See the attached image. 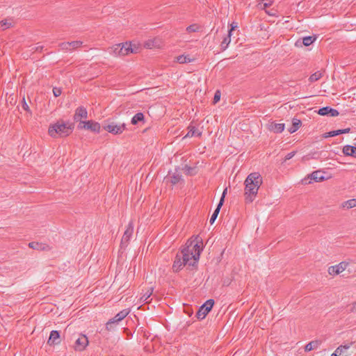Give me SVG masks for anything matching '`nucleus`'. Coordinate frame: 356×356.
Here are the masks:
<instances>
[{
    "label": "nucleus",
    "mask_w": 356,
    "mask_h": 356,
    "mask_svg": "<svg viewBox=\"0 0 356 356\" xmlns=\"http://www.w3.org/2000/svg\"><path fill=\"white\" fill-rule=\"evenodd\" d=\"M202 243L198 236L187 241L180 253H177L172 264V270L177 273L186 264L194 266L200 259Z\"/></svg>",
    "instance_id": "1"
},
{
    "label": "nucleus",
    "mask_w": 356,
    "mask_h": 356,
    "mask_svg": "<svg viewBox=\"0 0 356 356\" xmlns=\"http://www.w3.org/2000/svg\"><path fill=\"white\" fill-rule=\"evenodd\" d=\"M263 183L262 177L259 172H252L245 180V195L247 202H252L255 199L259 188Z\"/></svg>",
    "instance_id": "2"
},
{
    "label": "nucleus",
    "mask_w": 356,
    "mask_h": 356,
    "mask_svg": "<svg viewBox=\"0 0 356 356\" xmlns=\"http://www.w3.org/2000/svg\"><path fill=\"white\" fill-rule=\"evenodd\" d=\"M73 130L71 123L63 121H58L56 123L51 124L48 129L49 136L52 138L66 137L69 136Z\"/></svg>",
    "instance_id": "3"
},
{
    "label": "nucleus",
    "mask_w": 356,
    "mask_h": 356,
    "mask_svg": "<svg viewBox=\"0 0 356 356\" xmlns=\"http://www.w3.org/2000/svg\"><path fill=\"white\" fill-rule=\"evenodd\" d=\"M141 46H112L109 47L108 51L115 56H125L132 53H137L140 51Z\"/></svg>",
    "instance_id": "4"
},
{
    "label": "nucleus",
    "mask_w": 356,
    "mask_h": 356,
    "mask_svg": "<svg viewBox=\"0 0 356 356\" xmlns=\"http://www.w3.org/2000/svg\"><path fill=\"white\" fill-rule=\"evenodd\" d=\"M214 305L213 299L207 300L198 309L197 317L199 319H204L207 314L211 311Z\"/></svg>",
    "instance_id": "5"
},
{
    "label": "nucleus",
    "mask_w": 356,
    "mask_h": 356,
    "mask_svg": "<svg viewBox=\"0 0 356 356\" xmlns=\"http://www.w3.org/2000/svg\"><path fill=\"white\" fill-rule=\"evenodd\" d=\"M129 314V309H123L118 312L113 318L110 319L106 325V329L111 330L113 328V325L123 320Z\"/></svg>",
    "instance_id": "6"
},
{
    "label": "nucleus",
    "mask_w": 356,
    "mask_h": 356,
    "mask_svg": "<svg viewBox=\"0 0 356 356\" xmlns=\"http://www.w3.org/2000/svg\"><path fill=\"white\" fill-rule=\"evenodd\" d=\"M126 129V124L124 123L115 124L112 122L104 127V129L111 134L117 135L122 134Z\"/></svg>",
    "instance_id": "7"
},
{
    "label": "nucleus",
    "mask_w": 356,
    "mask_h": 356,
    "mask_svg": "<svg viewBox=\"0 0 356 356\" xmlns=\"http://www.w3.org/2000/svg\"><path fill=\"white\" fill-rule=\"evenodd\" d=\"M88 345V337L84 334H80L74 343V349L76 351L83 350Z\"/></svg>",
    "instance_id": "8"
},
{
    "label": "nucleus",
    "mask_w": 356,
    "mask_h": 356,
    "mask_svg": "<svg viewBox=\"0 0 356 356\" xmlns=\"http://www.w3.org/2000/svg\"><path fill=\"white\" fill-rule=\"evenodd\" d=\"M80 127L85 129L91 130L94 132L99 133L100 131V124L98 122L92 120L81 121Z\"/></svg>",
    "instance_id": "9"
},
{
    "label": "nucleus",
    "mask_w": 356,
    "mask_h": 356,
    "mask_svg": "<svg viewBox=\"0 0 356 356\" xmlns=\"http://www.w3.org/2000/svg\"><path fill=\"white\" fill-rule=\"evenodd\" d=\"M134 225L132 221H130L127 226L126 230L121 240L122 245H127L130 241L134 233Z\"/></svg>",
    "instance_id": "10"
},
{
    "label": "nucleus",
    "mask_w": 356,
    "mask_h": 356,
    "mask_svg": "<svg viewBox=\"0 0 356 356\" xmlns=\"http://www.w3.org/2000/svg\"><path fill=\"white\" fill-rule=\"evenodd\" d=\"M348 264L345 261H342L337 265L330 266L328 268V273L331 275H338L346 270Z\"/></svg>",
    "instance_id": "11"
},
{
    "label": "nucleus",
    "mask_w": 356,
    "mask_h": 356,
    "mask_svg": "<svg viewBox=\"0 0 356 356\" xmlns=\"http://www.w3.org/2000/svg\"><path fill=\"white\" fill-rule=\"evenodd\" d=\"M227 193V188L224 190L222 194V197L220 200V202L218 204V206L216 207V209H215V211H213V214L211 215V218H210V220H209V222L211 224H213L214 223V222L216 221L218 214H219V212H220V210L221 209V207L222 205L223 204V202H224V198H225V194Z\"/></svg>",
    "instance_id": "12"
},
{
    "label": "nucleus",
    "mask_w": 356,
    "mask_h": 356,
    "mask_svg": "<svg viewBox=\"0 0 356 356\" xmlns=\"http://www.w3.org/2000/svg\"><path fill=\"white\" fill-rule=\"evenodd\" d=\"M318 114L320 115H330L332 117L338 116L339 113L337 109L332 108L330 106H324L318 111Z\"/></svg>",
    "instance_id": "13"
},
{
    "label": "nucleus",
    "mask_w": 356,
    "mask_h": 356,
    "mask_svg": "<svg viewBox=\"0 0 356 356\" xmlns=\"http://www.w3.org/2000/svg\"><path fill=\"white\" fill-rule=\"evenodd\" d=\"M60 336L59 332L57 330H52L50 332L47 343L50 346L60 344Z\"/></svg>",
    "instance_id": "14"
},
{
    "label": "nucleus",
    "mask_w": 356,
    "mask_h": 356,
    "mask_svg": "<svg viewBox=\"0 0 356 356\" xmlns=\"http://www.w3.org/2000/svg\"><path fill=\"white\" fill-rule=\"evenodd\" d=\"M317 38V35L302 37L297 40L295 44H312L316 42Z\"/></svg>",
    "instance_id": "15"
},
{
    "label": "nucleus",
    "mask_w": 356,
    "mask_h": 356,
    "mask_svg": "<svg viewBox=\"0 0 356 356\" xmlns=\"http://www.w3.org/2000/svg\"><path fill=\"white\" fill-rule=\"evenodd\" d=\"M88 118V111L86 108L83 106L78 107L74 115V119L75 121H79L81 119H86Z\"/></svg>",
    "instance_id": "16"
},
{
    "label": "nucleus",
    "mask_w": 356,
    "mask_h": 356,
    "mask_svg": "<svg viewBox=\"0 0 356 356\" xmlns=\"http://www.w3.org/2000/svg\"><path fill=\"white\" fill-rule=\"evenodd\" d=\"M285 129V124L284 123H275L271 122L268 125V129L276 134L282 133Z\"/></svg>",
    "instance_id": "17"
},
{
    "label": "nucleus",
    "mask_w": 356,
    "mask_h": 356,
    "mask_svg": "<svg viewBox=\"0 0 356 356\" xmlns=\"http://www.w3.org/2000/svg\"><path fill=\"white\" fill-rule=\"evenodd\" d=\"M343 153L346 156H350L356 158V146L346 145L343 147Z\"/></svg>",
    "instance_id": "18"
},
{
    "label": "nucleus",
    "mask_w": 356,
    "mask_h": 356,
    "mask_svg": "<svg viewBox=\"0 0 356 356\" xmlns=\"http://www.w3.org/2000/svg\"><path fill=\"white\" fill-rule=\"evenodd\" d=\"M13 20L11 18L5 19L0 21V31H5L13 26Z\"/></svg>",
    "instance_id": "19"
},
{
    "label": "nucleus",
    "mask_w": 356,
    "mask_h": 356,
    "mask_svg": "<svg viewBox=\"0 0 356 356\" xmlns=\"http://www.w3.org/2000/svg\"><path fill=\"white\" fill-rule=\"evenodd\" d=\"M201 135H202V131H200L197 129H196L195 127L189 126L188 131L186 134V136L184 137V138H186L188 137H193V136L200 137V136H201Z\"/></svg>",
    "instance_id": "20"
},
{
    "label": "nucleus",
    "mask_w": 356,
    "mask_h": 356,
    "mask_svg": "<svg viewBox=\"0 0 356 356\" xmlns=\"http://www.w3.org/2000/svg\"><path fill=\"white\" fill-rule=\"evenodd\" d=\"M176 60L180 64H184L195 60V58L191 57L190 55L183 54L176 57Z\"/></svg>",
    "instance_id": "21"
},
{
    "label": "nucleus",
    "mask_w": 356,
    "mask_h": 356,
    "mask_svg": "<svg viewBox=\"0 0 356 356\" xmlns=\"http://www.w3.org/2000/svg\"><path fill=\"white\" fill-rule=\"evenodd\" d=\"M237 27H238V23L237 22H233L231 24V28L229 30V33H228V38H224L223 41L222 42V44H229L231 42L230 38H231V35H232V33Z\"/></svg>",
    "instance_id": "22"
},
{
    "label": "nucleus",
    "mask_w": 356,
    "mask_h": 356,
    "mask_svg": "<svg viewBox=\"0 0 356 356\" xmlns=\"http://www.w3.org/2000/svg\"><path fill=\"white\" fill-rule=\"evenodd\" d=\"M292 126L289 129V132L293 134L296 132L301 126V121L299 119L293 118L292 120Z\"/></svg>",
    "instance_id": "23"
},
{
    "label": "nucleus",
    "mask_w": 356,
    "mask_h": 356,
    "mask_svg": "<svg viewBox=\"0 0 356 356\" xmlns=\"http://www.w3.org/2000/svg\"><path fill=\"white\" fill-rule=\"evenodd\" d=\"M310 179L318 182L325 180V177L321 171H314L310 175Z\"/></svg>",
    "instance_id": "24"
},
{
    "label": "nucleus",
    "mask_w": 356,
    "mask_h": 356,
    "mask_svg": "<svg viewBox=\"0 0 356 356\" xmlns=\"http://www.w3.org/2000/svg\"><path fill=\"white\" fill-rule=\"evenodd\" d=\"M144 120V115L143 113H137L135 114L131 118V122L132 124H136L138 122H141Z\"/></svg>",
    "instance_id": "25"
},
{
    "label": "nucleus",
    "mask_w": 356,
    "mask_h": 356,
    "mask_svg": "<svg viewBox=\"0 0 356 356\" xmlns=\"http://www.w3.org/2000/svg\"><path fill=\"white\" fill-rule=\"evenodd\" d=\"M320 345V342L318 341H313L309 342L305 346V351H311L314 349H317Z\"/></svg>",
    "instance_id": "26"
},
{
    "label": "nucleus",
    "mask_w": 356,
    "mask_h": 356,
    "mask_svg": "<svg viewBox=\"0 0 356 356\" xmlns=\"http://www.w3.org/2000/svg\"><path fill=\"white\" fill-rule=\"evenodd\" d=\"M343 208L352 209L356 207V199H350L341 204Z\"/></svg>",
    "instance_id": "27"
},
{
    "label": "nucleus",
    "mask_w": 356,
    "mask_h": 356,
    "mask_svg": "<svg viewBox=\"0 0 356 356\" xmlns=\"http://www.w3.org/2000/svg\"><path fill=\"white\" fill-rule=\"evenodd\" d=\"M29 246L31 248H33L34 250H44L46 249V245L42 243H39L38 242H31L29 243Z\"/></svg>",
    "instance_id": "28"
},
{
    "label": "nucleus",
    "mask_w": 356,
    "mask_h": 356,
    "mask_svg": "<svg viewBox=\"0 0 356 356\" xmlns=\"http://www.w3.org/2000/svg\"><path fill=\"white\" fill-rule=\"evenodd\" d=\"M182 180L181 175L176 172L170 177V181L172 184H177Z\"/></svg>",
    "instance_id": "29"
},
{
    "label": "nucleus",
    "mask_w": 356,
    "mask_h": 356,
    "mask_svg": "<svg viewBox=\"0 0 356 356\" xmlns=\"http://www.w3.org/2000/svg\"><path fill=\"white\" fill-rule=\"evenodd\" d=\"M152 292H153L152 288H150L149 289H148L140 298V302H143L145 303L149 302V299L150 296H152Z\"/></svg>",
    "instance_id": "30"
},
{
    "label": "nucleus",
    "mask_w": 356,
    "mask_h": 356,
    "mask_svg": "<svg viewBox=\"0 0 356 356\" xmlns=\"http://www.w3.org/2000/svg\"><path fill=\"white\" fill-rule=\"evenodd\" d=\"M322 77V73L320 71L316 72L314 74H312L309 78V80L310 82H314L318 80H319Z\"/></svg>",
    "instance_id": "31"
},
{
    "label": "nucleus",
    "mask_w": 356,
    "mask_h": 356,
    "mask_svg": "<svg viewBox=\"0 0 356 356\" xmlns=\"http://www.w3.org/2000/svg\"><path fill=\"white\" fill-rule=\"evenodd\" d=\"M201 29V26L197 24H193L190 26H188L186 28V31L188 33H193V32H197L199 31Z\"/></svg>",
    "instance_id": "32"
},
{
    "label": "nucleus",
    "mask_w": 356,
    "mask_h": 356,
    "mask_svg": "<svg viewBox=\"0 0 356 356\" xmlns=\"http://www.w3.org/2000/svg\"><path fill=\"white\" fill-rule=\"evenodd\" d=\"M352 343H349V344H346V345H344V346H340L339 348H342L343 350H341V355H344L345 356H348V349L350 348Z\"/></svg>",
    "instance_id": "33"
},
{
    "label": "nucleus",
    "mask_w": 356,
    "mask_h": 356,
    "mask_svg": "<svg viewBox=\"0 0 356 356\" xmlns=\"http://www.w3.org/2000/svg\"><path fill=\"white\" fill-rule=\"evenodd\" d=\"M327 137H333L341 134L340 129L331 131L327 134Z\"/></svg>",
    "instance_id": "34"
},
{
    "label": "nucleus",
    "mask_w": 356,
    "mask_h": 356,
    "mask_svg": "<svg viewBox=\"0 0 356 356\" xmlns=\"http://www.w3.org/2000/svg\"><path fill=\"white\" fill-rule=\"evenodd\" d=\"M220 92L219 90H217L215 92L214 97H213V103L216 104L218 102L220 99Z\"/></svg>",
    "instance_id": "35"
},
{
    "label": "nucleus",
    "mask_w": 356,
    "mask_h": 356,
    "mask_svg": "<svg viewBox=\"0 0 356 356\" xmlns=\"http://www.w3.org/2000/svg\"><path fill=\"white\" fill-rule=\"evenodd\" d=\"M341 350H343L342 348H337L334 353L332 354L331 356H345L344 355H341Z\"/></svg>",
    "instance_id": "36"
},
{
    "label": "nucleus",
    "mask_w": 356,
    "mask_h": 356,
    "mask_svg": "<svg viewBox=\"0 0 356 356\" xmlns=\"http://www.w3.org/2000/svg\"><path fill=\"white\" fill-rule=\"evenodd\" d=\"M53 93L55 97H58L62 93L61 89L60 88H54Z\"/></svg>",
    "instance_id": "37"
},
{
    "label": "nucleus",
    "mask_w": 356,
    "mask_h": 356,
    "mask_svg": "<svg viewBox=\"0 0 356 356\" xmlns=\"http://www.w3.org/2000/svg\"><path fill=\"white\" fill-rule=\"evenodd\" d=\"M22 108L24 110H25L26 111H28V112H30L31 113V111L29 109V107L27 104V103L25 101V99L24 97L23 98V100H22Z\"/></svg>",
    "instance_id": "38"
},
{
    "label": "nucleus",
    "mask_w": 356,
    "mask_h": 356,
    "mask_svg": "<svg viewBox=\"0 0 356 356\" xmlns=\"http://www.w3.org/2000/svg\"><path fill=\"white\" fill-rule=\"evenodd\" d=\"M296 152H295V151H293V152H291L288 153L285 156V161L289 160V159H292L296 155Z\"/></svg>",
    "instance_id": "39"
},
{
    "label": "nucleus",
    "mask_w": 356,
    "mask_h": 356,
    "mask_svg": "<svg viewBox=\"0 0 356 356\" xmlns=\"http://www.w3.org/2000/svg\"><path fill=\"white\" fill-rule=\"evenodd\" d=\"M262 1H263L264 8H266L270 6L273 3V1L271 0H262Z\"/></svg>",
    "instance_id": "40"
},
{
    "label": "nucleus",
    "mask_w": 356,
    "mask_h": 356,
    "mask_svg": "<svg viewBox=\"0 0 356 356\" xmlns=\"http://www.w3.org/2000/svg\"><path fill=\"white\" fill-rule=\"evenodd\" d=\"M82 42L81 41H72V42H63L61 44H69V45H71V44H82Z\"/></svg>",
    "instance_id": "41"
},
{
    "label": "nucleus",
    "mask_w": 356,
    "mask_h": 356,
    "mask_svg": "<svg viewBox=\"0 0 356 356\" xmlns=\"http://www.w3.org/2000/svg\"><path fill=\"white\" fill-rule=\"evenodd\" d=\"M350 131V128H346V129H340V132H341V134H346V133H349Z\"/></svg>",
    "instance_id": "42"
},
{
    "label": "nucleus",
    "mask_w": 356,
    "mask_h": 356,
    "mask_svg": "<svg viewBox=\"0 0 356 356\" xmlns=\"http://www.w3.org/2000/svg\"><path fill=\"white\" fill-rule=\"evenodd\" d=\"M118 44H126V45H128V44H134L132 41H126L124 42H121V43H118Z\"/></svg>",
    "instance_id": "43"
},
{
    "label": "nucleus",
    "mask_w": 356,
    "mask_h": 356,
    "mask_svg": "<svg viewBox=\"0 0 356 356\" xmlns=\"http://www.w3.org/2000/svg\"><path fill=\"white\" fill-rule=\"evenodd\" d=\"M351 312H356V302L353 304Z\"/></svg>",
    "instance_id": "44"
},
{
    "label": "nucleus",
    "mask_w": 356,
    "mask_h": 356,
    "mask_svg": "<svg viewBox=\"0 0 356 356\" xmlns=\"http://www.w3.org/2000/svg\"><path fill=\"white\" fill-rule=\"evenodd\" d=\"M227 47H228V45L225 46V48L223 49V50H225Z\"/></svg>",
    "instance_id": "45"
}]
</instances>
